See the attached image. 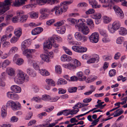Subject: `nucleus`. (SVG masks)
Here are the masks:
<instances>
[{"label":"nucleus","mask_w":127,"mask_h":127,"mask_svg":"<svg viewBox=\"0 0 127 127\" xmlns=\"http://www.w3.org/2000/svg\"><path fill=\"white\" fill-rule=\"evenodd\" d=\"M73 2L72 1H64L61 2L60 5L55 6L51 10L52 12H55V14L59 16L62 14L63 13L66 12L68 8L67 5L71 4Z\"/></svg>","instance_id":"obj_1"},{"label":"nucleus","mask_w":127,"mask_h":127,"mask_svg":"<svg viewBox=\"0 0 127 127\" xmlns=\"http://www.w3.org/2000/svg\"><path fill=\"white\" fill-rule=\"evenodd\" d=\"M18 72L17 75L14 78L15 82L17 84H21L24 82L25 80L28 81L29 79L28 75L22 70H18Z\"/></svg>","instance_id":"obj_2"},{"label":"nucleus","mask_w":127,"mask_h":127,"mask_svg":"<svg viewBox=\"0 0 127 127\" xmlns=\"http://www.w3.org/2000/svg\"><path fill=\"white\" fill-rule=\"evenodd\" d=\"M85 20L84 19H81V22L75 25V27L79 31L82 32L84 34L87 35L89 32V30L88 27L83 23V22L85 21Z\"/></svg>","instance_id":"obj_3"},{"label":"nucleus","mask_w":127,"mask_h":127,"mask_svg":"<svg viewBox=\"0 0 127 127\" xmlns=\"http://www.w3.org/2000/svg\"><path fill=\"white\" fill-rule=\"evenodd\" d=\"M71 62V63L63 64V67L65 68L72 70L75 69L77 66L78 67L81 65L80 62L76 59H72Z\"/></svg>","instance_id":"obj_4"},{"label":"nucleus","mask_w":127,"mask_h":127,"mask_svg":"<svg viewBox=\"0 0 127 127\" xmlns=\"http://www.w3.org/2000/svg\"><path fill=\"white\" fill-rule=\"evenodd\" d=\"M17 103L11 100L8 101L6 104V107L11 106L12 110H18L20 109L21 107L20 104L18 102V104Z\"/></svg>","instance_id":"obj_5"},{"label":"nucleus","mask_w":127,"mask_h":127,"mask_svg":"<svg viewBox=\"0 0 127 127\" xmlns=\"http://www.w3.org/2000/svg\"><path fill=\"white\" fill-rule=\"evenodd\" d=\"M99 38V34L97 32L93 33L89 37L90 41L92 43H95L98 42Z\"/></svg>","instance_id":"obj_6"},{"label":"nucleus","mask_w":127,"mask_h":127,"mask_svg":"<svg viewBox=\"0 0 127 127\" xmlns=\"http://www.w3.org/2000/svg\"><path fill=\"white\" fill-rule=\"evenodd\" d=\"M75 38L78 40L82 41V42L86 41L87 39V38L86 36L82 35L79 32H76L75 34Z\"/></svg>","instance_id":"obj_7"},{"label":"nucleus","mask_w":127,"mask_h":127,"mask_svg":"<svg viewBox=\"0 0 127 127\" xmlns=\"http://www.w3.org/2000/svg\"><path fill=\"white\" fill-rule=\"evenodd\" d=\"M53 42L50 38L44 42L43 44V49L45 51H48V50L51 48L52 46Z\"/></svg>","instance_id":"obj_8"},{"label":"nucleus","mask_w":127,"mask_h":127,"mask_svg":"<svg viewBox=\"0 0 127 127\" xmlns=\"http://www.w3.org/2000/svg\"><path fill=\"white\" fill-rule=\"evenodd\" d=\"M114 10L116 14L121 19L124 17V14L122 9L118 6L114 5Z\"/></svg>","instance_id":"obj_9"},{"label":"nucleus","mask_w":127,"mask_h":127,"mask_svg":"<svg viewBox=\"0 0 127 127\" xmlns=\"http://www.w3.org/2000/svg\"><path fill=\"white\" fill-rule=\"evenodd\" d=\"M35 52V50L27 49L23 51V54L26 56L27 58H31L32 57V54Z\"/></svg>","instance_id":"obj_10"},{"label":"nucleus","mask_w":127,"mask_h":127,"mask_svg":"<svg viewBox=\"0 0 127 127\" xmlns=\"http://www.w3.org/2000/svg\"><path fill=\"white\" fill-rule=\"evenodd\" d=\"M36 0H30V3L23 6L22 8L26 9L31 8L33 7H35L36 6V4L35 3Z\"/></svg>","instance_id":"obj_11"},{"label":"nucleus","mask_w":127,"mask_h":127,"mask_svg":"<svg viewBox=\"0 0 127 127\" xmlns=\"http://www.w3.org/2000/svg\"><path fill=\"white\" fill-rule=\"evenodd\" d=\"M31 44V42L30 40L27 39L23 41L22 43L21 48L24 50L25 48L29 47Z\"/></svg>","instance_id":"obj_12"},{"label":"nucleus","mask_w":127,"mask_h":127,"mask_svg":"<svg viewBox=\"0 0 127 127\" xmlns=\"http://www.w3.org/2000/svg\"><path fill=\"white\" fill-rule=\"evenodd\" d=\"M0 7L1 8L0 10V12L2 14L4 13L9 9V7H8L7 5H5L4 2H0Z\"/></svg>","instance_id":"obj_13"},{"label":"nucleus","mask_w":127,"mask_h":127,"mask_svg":"<svg viewBox=\"0 0 127 127\" xmlns=\"http://www.w3.org/2000/svg\"><path fill=\"white\" fill-rule=\"evenodd\" d=\"M27 0H15L13 2L14 5L16 7H19L25 4V1Z\"/></svg>","instance_id":"obj_14"},{"label":"nucleus","mask_w":127,"mask_h":127,"mask_svg":"<svg viewBox=\"0 0 127 127\" xmlns=\"http://www.w3.org/2000/svg\"><path fill=\"white\" fill-rule=\"evenodd\" d=\"M43 30V29L41 27H37L32 31V34L34 35L38 34L42 32Z\"/></svg>","instance_id":"obj_15"},{"label":"nucleus","mask_w":127,"mask_h":127,"mask_svg":"<svg viewBox=\"0 0 127 127\" xmlns=\"http://www.w3.org/2000/svg\"><path fill=\"white\" fill-rule=\"evenodd\" d=\"M89 1L93 8H99L100 7V5H97V2L95 0H89Z\"/></svg>","instance_id":"obj_16"},{"label":"nucleus","mask_w":127,"mask_h":127,"mask_svg":"<svg viewBox=\"0 0 127 127\" xmlns=\"http://www.w3.org/2000/svg\"><path fill=\"white\" fill-rule=\"evenodd\" d=\"M27 73L32 77H35L36 76V73L31 68H28L26 70Z\"/></svg>","instance_id":"obj_17"},{"label":"nucleus","mask_w":127,"mask_h":127,"mask_svg":"<svg viewBox=\"0 0 127 127\" xmlns=\"http://www.w3.org/2000/svg\"><path fill=\"white\" fill-rule=\"evenodd\" d=\"M11 90L15 93H19L21 91V88L16 85H13L11 87Z\"/></svg>","instance_id":"obj_18"},{"label":"nucleus","mask_w":127,"mask_h":127,"mask_svg":"<svg viewBox=\"0 0 127 127\" xmlns=\"http://www.w3.org/2000/svg\"><path fill=\"white\" fill-rule=\"evenodd\" d=\"M61 61L63 62H69L71 60V58L69 56L66 55H63L61 56Z\"/></svg>","instance_id":"obj_19"},{"label":"nucleus","mask_w":127,"mask_h":127,"mask_svg":"<svg viewBox=\"0 0 127 127\" xmlns=\"http://www.w3.org/2000/svg\"><path fill=\"white\" fill-rule=\"evenodd\" d=\"M95 58H93L89 59L87 61V63L90 64L95 63L96 61H98L99 59V57L98 55L95 54Z\"/></svg>","instance_id":"obj_20"},{"label":"nucleus","mask_w":127,"mask_h":127,"mask_svg":"<svg viewBox=\"0 0 127 127\" xmlns=\"http://www.w3.org/2000/svg\"><path fill=\"white\" fill-rule=\"evenodd\" d=\"M120 26V23L118 21H116L114 22L112 25L113 28L114 30L116 31L119 28Z\"/></svg>","instance_id":"obj_21"},{"label":"nucleus","mask_w":127,"mask_h":127,"mask_svg":"<svg viewBox=\"0 0 127 127\" xmlns=\"http://www.w3.org/2000/svg\"><path fill=\"white\" fill-rule=\"evenodd\" d=\"M7 73L9 76H14L15 75V71L14 69L11 67L8 68L6 70Z\"/></svg>","instance_id":"obj_22"},{"label":"nucleus","mask_w":127,"mask_h":127,"mask_svg":"<svg viewBox=\"0 0 127 127\" xmlns=\"http://www.w3.org/2000/svg\"><path fill=\"white\" fill-rule=\"evenodd\" d=\"M7 107L3 106L2 107L1 110V115L2 118L5 117L7 115Z\"/></svg>","instance_id":"obj_23"},{"label":"nucleus","mask_w":127,"mask_h":127,"mask_svg":"<svg viewBox=\"0 0 127 127\" xmlns=\"http://www.w3.org/2000/svg\"><path fill=\"white\" fill-rule=\"evenodd\" d=\"M40 57L42 60L47 62H49L50 61L49 58V56L48 55L42 54L40 55Z\"/></svg>","instance_id":"obj_24"},{"label":"nucleus","mask_w":127,"mask_h":127,"mask_svg":"<svg viewBox=\"0 0 127 127\" xmlns=\"http://www.w3.org/2000/svg\"><path fill=\"white\" fill-rule=\"evenodd\" d=\"M86 22L87 24L89 26L90 28L91 29H93L94 27V25L93 20L90 19H86Z\"/></svg>","instance_id":"obj_25"},{"label":"nucleus","mask_w":127,"mask_h":127,"mask_svg":"<svg viewBox=\"0 0 127 127\" xmlns=\"http://www.w3.org/2000/svg\"><path fill=\"white\" fill-rule=\"evenodd\" d=\"M83 74L81 72H78L77 74V76L78 77L79 80L80 81H83L85 80L86 79V77L83 76Z\"/></svg>","instance_id":"obj_26"},{"label":"nucleus","mask_w":127,"mask_h":127,"mask_svg":"<svg viewBox=\"0 0 127 127\" xmlns=\"http://www.w3.org/2000/svg\"><path fill=\"white\" fill-rule=\"evenodd\" d=\"M39 71L40 74L43 76H46L49 75L50 74L49 72L44 69H42L41 70L39 69Z\"/></svg>","instance_id":"obj_27"},{"label":"nucleus","mask_w":127,"mask_h":127,"mask_svg":"<svg viewBox=\"0 0 127 127\" xmlns=\"http://www.w3.org/2000/svg\"><path fill=\"white\" fill-rule=\"evenodd\" d=\"M31 18L36 19L38 17V13L34 11H32L28 13Z\"/></svg>","instance_id":"obj_28"},{"label":"nucleus","mask_w":127,"mask_h":127,"mask_svg":"<svg viewBox=\"0 0 127 127\" xmlns=\"http://www.w3.org/2000/svg\"><path fill=\"white\" fill-rule=\"evenodd\" d=\"M127 33V31L126 28L122 27L120 28L119 31V33L120 35H125Z\"/></svg>","instance_id":"obj_29"},{"label":"nucleus","mask_w":127,"mask_h":127,"mask_svg":"<svg viewBox=\"0 0 127 127\" xmlns=\"http://www.w3.org/2000/svg\"><path fill=\"white\" fill-rule=\"evenodd\" d=\"M14 33L15 35L19 38L22 34V30L20 28L16 29L14 31Z\"/></svg>","instance_id":"obj_30"},{"label":"nucleus","mask_w":127,"mask_h":127,"mask_svg":"<svg viewBox=\"0 0 127 127\" xmlns=\"http://www.w3.org/2000/svg\"><path fill=\"white\" fill-rule=\"evenodd\" d=\"M80 20H78L77 21L76 19L72 18H68L67 19V21L69 23H71V24H75L76 23L78 22Z\"/></svg>","instance_id":"obj_31"},{"label":"nucleus","mask_w":127,"mask_h":127,"mask_svg":"<svg viewBox=\"0 0 127 127\" xmlns=\"http://www.w3.org/2000/svg\"><path fill=\"white\" fill-rule=\"evenodd\" d=\"M126 103V101H123L121 102H118L115 103L114 104L115 105L118 106V107H116L115 108H114L112 109L110 111H113L119 108L120 107V104H121L122 105H123L125 104Z\"/></svg>","instance_id":"obj_32"},{"label":"nucleus","mask_w":127,"mask_h":127,"mask_svg":"<svg viewBox=\"0 0 127 127\" xmlns=\"http://www.w3.org/2000/svg\"><path fill=\"white\" fill-rule=\"evenodd\" d=\"M101 17V15L99 13L91 15V17L94 19H100Z\"/></svg>","instance_id":"obj_33"},{"label":"nucleus","mask_w":127,"mask_h":127,"mask_svg":"<svg viewBox=\"0 0 127 127\" xmlns=\"http://www.w3.org/2000/svg\"><path fill=\"white\" fill-rule=\"evenodd\" d=\"M50 38L51 39L53 42V41H55L54 39L58 40L59 41V39L60 41L62 40V39L60 37L58 36L57 35H53Z\"/></svg>","instance_id":"obj_34"},{"label":"nucleus","mask_w":127,"mask_h":127,"mask_svg":"<svg viewBox=\"0 0 127 127\" xmlns=\"http://www.w3.org/2000/svg\"><path fill=\"white\" fill-rule=\"evenodd\" d=\"M50 38L51 39L53 42V41H55L54 39L58 40L59 41V39L60 41L62 40V39L60 37L58 36L57 35H53Z\"/></svg>","instance_id":"obj_35"},{"label":"nucleus","mask_w":127,"mask_h":127,"mask_svg":"<svg viewBox=\"0 0 127 127\" xmlns=\"http://www.w3.org/2000/svg\"><path fill=\"white\" fill-rule=\"evenodd\" d=\"M103 22L104 23L107 24L109 23L111 21V19L108 17L104 16L103 17Z\"/></svg>","instance_id":"obj_36"},{"label":"nucleus","mask_w":127,"mask_h":127,"mask_svg":"<svg viewBox=\"0 0 127 127\" xmlns=\"http://www.w3.org/2000/svg\"><path fill=\"white\" fill-rule=\"evenodd\" d=\"M46 81L47 83L49 85H51L52 86L55 85L54 81L52 79H47L46 80Z\"/></svg>","instance_id":"obj_37"},{"label":"nucleus","mask_w":127,"mask_h":127,"mask_svg":"<svg viewBox=\"0 0 127 127\" xmlns=\"http://www.w3.org/2000/svg\"><path fill=\"white\" fill-rule=\"evenodd\" d=\"M42 99L44 100H48L51 101V99L50 96L49 95H44L42 96Z\"/></svg>","instance_id":"obj_38"},{"label":"nucleus","mask_w":127,"mask_h":127,"mask_svg":"<svg viewBox=\"0 0 127 127\" xmlns=\"http://www.w3.org/2000/svg\"><path fill=\"white\" fill-rule=\"evenodd\" d=\"M102 41L104 43H107L109 42L110 41V39L108 37V35H106L102 38Z\"/></svg>","instance_id":"obj_39"},{"label":"nucleus","mask_w":127,"mask_h":127,"mask_svg":"<svg viewBox=\"0 0 127 127\" xmlns=\"http://www.w3.org/2000/svg\"><path fill=\"white\" fill-rule=\"evenodd\" d=\"M65 21L64 20H61L57 22L56 23L54 24V25L56 27H59L64 24Z\"/></svg>","instance_id":"obj_40"},{"label":"nucleus","mask_w":127,"mask_h":127,"mask_svg":"<svg viewBox=\"0 0 127 127\" xmlns=\"http://www.w3.org/2000/svg\"><path fill=\"white\" fill-rule=\"evenodd\" d=\"M28 16L27 15H24L22 17H21L20 18V22L21 23H24L26 22Z\"/></svg>","instance_id":"obj_41"},{"label":"nucleus","mask_w":127,"mask_h":127,"mask_svg":"<svg viewBox=\"0 0 127 127\" xmlns=\"http://www.w3.org/2000/svg\"><path fill=\"white\" fill-rule=\"evenodd\" d=\"M63 48L66 54L70 55H72V53L69 49L64 46L63 47Z\"/></svg>","instance_id":"obj_42"},{"label":"nucleus","mask_w":127,"mask_h":127,"mask_svg":"<svg viewBox=\"0 0 127 127\" xmlns=\"http://www.w3.org/2000/svg\"><path fill=\"white\" fill-rule=\"evenodd\" d=\"M124 41L123 37H119L118 38L116 41V43L118 44H122Z\"/></svg>","instance_id":"obj_43"},{"label":"nucleus","mask_w":127,"mask_h":127,"mask_svg":"<svg viewBox=\"0 0 127 127\" xmlns=\"http://www.w3.org/2000/svg\"><path fill=\"white\" fill-rule=\"evenodd\" d=\"M57 31L58 33L61 34H63L64 33L65 31V27H62L59 30H56Z\"/></svg>","instance_id":"obj_44"},{"label":"nucleus","mask_w":127,"mask_h":127,"mask_svg":"<svg viewBox=\"0 0 127 127\" xmlns=\"http://www.w3.org/2000/svg\"><path fill=\"white\" fill-rule=\"evenodd\" d=\"M55 71L58 74H61L62 72V68L60 65H57L55 66Z\"/></svg>","instance_id":"obj_45"},{"label":"nucleus","mask_w":127,"mask_h":127,"mask_svg":"<svg viewBox=\"0 0 127 127\" xmlns=\"http://www.w3.org/2000/svg\"><path fill=\"white\" fill-rule=\"evenodd\" d=\"M10 63V62L8 60H6L4 61L2 64V67L3 68H5L9 65Z\"/></svg>","instance_id":"obj_46"},{"label":"nucleus","mask_w":127,"mask_h":127,"mask_svg":"<svg viewBox=\"0 0 127 127\" xmlns=\"http://www.w3.org/2000/svg\"><path fill=\"white\" fill-rule=\"evenodd\" d=\"M24 63V61L21 58H18L17 59L16 63L19 65H20Z\"/></svg>","instance_id":"obj_47"},{"label":"nucleus","mask_w":127,"mask_h":127,"mask_svg":"<svg viewBox=\"0 0 127 127\" xmlns=\"http://www.w3.org/2000/svg\"><path fill=\"white\" fill-rule=\"evenodd\" d=\"M77 88L76 87H71L69 88L68 89V92L70 93H74L76 92Z\"/></svg>","instance_id":"obj_48"},{"label":"nucleus","mask_w":127,"mask_h":127,"mask_svg":"<svg viewBox=\"0 0 127 127\" xmlns=\"http://www.w3.org/2000/svg\"><path fill=\"white\" fill-rule=\"evenodd\" d=\"M72 49L74 51L80 53V46H73Z\"/></svg>","instance_id":"obj_49"},{"label":"nucleus","mask_w":127,"mask_h":127,"mask_svg":"<svg viewBox=\"0 0 127 127\" xmlns=\"http://www.w3.org/2000/svg\"><path fill=\"white\" fill-rule=\"evenodd\" d=\"M24 14V12L22 11H18L17 12V17L19 18V17H22L23 16Z\"/></svg>","instance_id":"obj_50"},{"label":"nucleus","mask_w":127,"mask_h":127,"mask_svg":"<svg viewBox=\"0 0 127 127\" xmlns=\"http://www.w3.org/2000/svg\"><path fill=\"white\" fill-rule=\"evenodd\" d=\"M18 50V48L15 47H12L10 50L9 53L10 54H14Z\"/></svg>","instance_id":"obj_51"},{"label":"nucleus","mask_w":127,"mask_h":127,"mask_svg":"<svg viewBox=\"0 0 127 127\" xmlns=\"http://www.w3.org/2000/svg\"><path fill=\"white\" fill-rule=\"evenodd\" d=\"M32 89L35 93L38 92L39 91V90L38 87L35 85H33L32 86Z\"/></svg>","instance_id":"obj_52"},{"label":"nucleus","mask_w":127,"mask_h":127,"mask_svg":"<svg viewBox=\"0 0 127 127\" xmlns=\"http://www.w3.org/2000/svg\"><path fill=\"white\" fill-rule=\"evenodd\" d=\"M116 72L115 69H112L109 72V74L110 77L113 76L115 75L116 74Z\"/></svg>","instance_id":"obj_53"},{"label":"nucleus","mask_w":127,"mask_h":127,"mask_svg":"<svg viewBox=\"0 0 127 127\" xmlns=\"http://www.w3.org/2000/svg\"><path fill=\"white\" fill-rule=\"evenodd\" d=\"M41 14V15L40 17V19L41 20L46 18L49 16V14H48L44 13Z\"/></svg>","instance_id":"obj_54"},{"label":"nucleus","mask_w":127,"mask_h":127,"mask_svg":"<svg viewBox=\"0 0 127 127\" xmlns=\"http://www.w3.org/2000/svg\"><path fill=\"white\" fill-rule=\"evenodd\" d=\"M18 120V118L15 116H13L11 117L10 119V122H17Z\"/></svg>","instance_id":"obj_55"},{"label":"nucleus","mask_w":127,"mask_h":127,"mask_svg":"<svg viewBox=\"0 0 127 127\" xmlns=\"http://www.w3.org/2000/svg\"><path fill=\"white\" fill-rule=\"evenodd\" d=\"M95 12L94 9H90L86 12V13L87 15H89L94 13Z\"/></svg>","instance_id":"obj_56"},{"label":"nucleus","mask_w":127,"mask_h":127,"mask_svg":"<svg viewBox=\"0 0 127 127\" xmlns=\"http://www.w3.org/2000/svg\"><path fill=\"white\" fill-rule=\"evenodd\" d=\"M28 115L26 116L25 118L26 120H29L30 119L32 116L33 113L32 112H31L29 113Z\"/></svg>","instance_id":"obj_57"},{"label":"nucleus","mask_w":127,"mask_h":127,"mask_svg":"<svg viewBox=\"0 0 127 127\" xmlns=\"http://www.w3.org/2000/svg\"><path fill=\"white\" fill-rule=\"evenodd\" d=\"M18 38L19 37H16L14 36L11 38L10 40V42L12 43H14L17 41Z\"/></svg>","instance_id":"obj_58"},{"label":"nucleus","mask_w":127,"mask_h":127,"mask_svg":"<svg viewBox=\"0 0 127 127\" xmlns=\"http://www.w3.org/2000/svg\"><path fill=\"white\" fill-rule=\"evenodd\" d=\"M55 20L54 19H51L47 21L46 22V24L47 26H49L55 22Z\"/></svg>","instance_id":"obj_59"},{"label":"nucleus","mask_w":127,"mask_h":127,"mask_svg":"<svg viewBox=\"0 0 127 127\" xmlns=\"http://www.w3.org/2000/svg\"><path fill=\"white\" fill-rule=\"evenodd\" d=\"M48 2L51 4H56L59 2V0H48Z\"/></svg>","instance_id":"obj_60"},{"label":"nucleus","mask_w":127,"mask_h":127,"mask_svg":"<svg viewBox=\"0 0 127 127\" xmlns=\"http://www.w3.org/2000/svg\"><path fill=\"white\" fill-rule=\"evenodd\" d=\"M47 9L45 8H41L40 10V12L41 14L45 13V12H47Z\"/></svg>","instance_id":"obj_61"},{"label":"nucleus","mask_w":127,"mask_h":127,"mask_svg":"<svg viewBox=\"0 0 127 127\" xmlns=\"http://www.w3.org/2000/svg\"><path fill=\"white\" fill-rule=\"evenodd\" d=\"M87 6V3L85 2H83L79 3L77 5L78 7H86Z\"/></svg>","instance_id":"obj_62"},{"label":"nucleus","mask_w":127,"mask_h":127,"mask_svg":"<svg viewBox=\"0 0 127 127\" xmlns=\"http://www.w3.org/2000/svg\"><path fill=\"white\" fill-rule=\"evenodd\" d=\"M97 78L96 77H93L91 79L89 78H88L86 81V82L88 83H90L95 80Z\"/></svg>","instance_id":"obj_63"},{"label":"nucleus","mask_w":127,"mask_h":127,"mask_svg":"<svg viewBox=\"0 0 127 127\" xmlns=\"http://www.w3.org/2000/svg\"><path fill=\"white\" fill-rule=\"evenodd\" d=\"M58 90H59L58 92L59 94H64L66 92V90H64L62 88H59Z\"/></svg>","instance_id":"obj_64"}]
</instances>
